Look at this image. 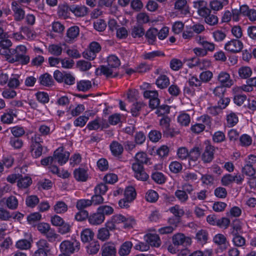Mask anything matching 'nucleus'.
Here are the masks:
<instances>
[{
    "instance_id": "37",
    "label": "nucleus",
    "mask_w": 256,
    "mask_h": 256,
    "mask_svg": "<svg viewBox=\"0 0 256 256\" xmlns=\"http://www.w3.org/2000/svg\"><path fill=\"white\" fill-rule=\"evenodd\" d=\"M196 238L197 241L202 244L206 242L208 238V234L206 230H198L196 234Z\"/></svg>"
},
{
    "instance_id": "14",
    "label": "nucleus",
    "mask_w": 256,
    "mask_h": 256,
    "mask_svg": "<svg viewBox=\"0 0 256 256\" xmlns=\"http://www.w3.org/2000/svg\"><path fill=\"white\" fill-rule=\"evenodd\" d=\"M130 34L134 38H140L144 35L145 30L142 24H137L132 26Z\"/></svg>"
},
{
    "instance_id": "27",
    "label": "nucleus",
    "mask_w": 256,
    "mask_h": 256,
    "mask_svg": "<svg viewBox=\"0 0 256 256\" xmlns=\"http://www.w3.org/2000/svg\"><path fill=\"white\" fill-rule=\"evenodd\" d=\"M232 242L236 246L241 247L245 245V238L240 236L238 232L232 231Z\"/></svg>"
},
{
    "instance_id": "23",
    "label": "nucleus",
    "mask_w": 256,
    "mask_h": 256,
    "mask_svg": "<svg viewBox=\"0 0 256 256\" xmlns=\"http://www.w3.org/2000/svg\"><path fill=\"white\" fill-rule=\"evenodd\" d=\"M38 80L40 84L43 86L50 87L54 84L52 78L48 73H45L40 76Z\"/></svg>"
},
{
    "instance_id": "24",
    "label": "nucleus",
    "mask_w": 256,
    "mask_h": 256,
    "mask_svg": "<svg viewBox=\"0 0 256 256\" xmlns=\"http://www.w3.org/2000/svg\"><path fill=\"white\" fill-rule=\"evenodd\" d=\"M80 30L77 26L70 28L66 32V39L68 42H71L75 39L79 34Z\"/></svg>"
},
{
    "instance_id": "30",
    "label": "nucleus",
    "mask_w": 256,
    "mask_h": 256,
    "mask_svg": "<svg viewBox=\"0 0 256 256\" xmlns=\"http://www.w3.org/2000/svg\"><path fill=\"white\" fill-rule=\"evenodd\" d=\"M228 2V0H224V2L218 0H212L210 2V10L218 11L223 8L224 5L227 4Z\"/></svg>"
},
{
    "instance_id": "45",
    "label": "nucleus",
    "mask_w": 256,
    "mask_h": 256,
    "mask_svg": "<svg viewBox=\"0 0 256 256\" xmlns=\"http://www.w3.org/2000/svg\"><path fill=\"white\" fill-rule=\"evenodd\" d=\"M142 102H136L134 103L131 108V113L133 116H138L140 115V112L142 107L144 106Z\"/></svg>"
},
{
    "instance_id": "26",
    "label": "nucleus",
    "mask_w": 256,
    "mask_h": 256,
    "mask_svg": "<svg viewBox=\"0 0 256 256\" xmlns=\"http://www.w3.org/2000/svg\"><path fill=\"white\" fill-rule=\"evenodd\" d=\"M132 244L131 242L126 241L123 243L119 250L118 254L120 256H126L130 254L132 248Z\"/></svg>"
},
{
    "instance_id": "58",
    "label": "nucleus",
    "mask_w": 256,
    "mask_h": 256,
    "mask_svg": "<svg viewBox=\"0 0 256 256\" xmlns=\"http://www.w3.org/2000/svg\"><path fill=\"white\" fill-rule=\"evenodd\" d=\"M20 30V32L26 34L28 40H33L36 37V34L34 31L28 26H22Z\"/></svg>"
},
{
    "instance_id": "51",
    "label": "nucleus",
    "mask_w": 256,
    "mask_h": 256,
    "mask_svg": "<svg viewBox=\"0 0 256 256\" xmlns=\"http://www.w3.org/2000/svg\"><path fill=\"white\" fill-rule=\"evenodd\" d=\"M226 121L228 126L229 127H232L235 126L238 122V117L236 114L233 112H231L230 114L227 115Z\"/></svg>"
},
{
    "instance_id": "61",
    "label": "nucleus",
    "mask_w": 256,
    "mask_h": 256,
    "mask_svg": "<svg viewBox=\"0 0 256 256\" xmlns=\"http://www.w3.org/2000/svg\"><path fill=\"white\" fill-rule=\"evenodd\" d=\"M10 132L15 138H19L22 136L24 133L25 130L23 127L16 126L10 128Z\"/></svg>"
},
{
    "instance_id": "5",
    "label": "nucleus",
    "mask_w": 256,
    "mask_h": 256,
    "mask_svg": "<svg viewBox=\"0 0 256 256\" xmlns=\"http://www.w3.org/2000/svg\"><path fill=\"white\" fill-rule=\"evenodd\" d=\"M243 48L242 42L237 39H233L227 42L224 49L231 53L236 54L240 52Z\"/></svg>"
},
{
    "instance_id": "15",
    "label": "nucleus",
    "mask_w": 256,
    "mask_h": 256,
    "mask_svg": "<svg viewBox=\"0 0 256 256\" xmlns=\"http://www.w3.org/2000/svg\"><path fill=\"white\" fill-rule=\"evenodd\" d=\"M12 5V10L14 12V20L16 21H20L22 20L24 16V11L16 2H13Z\"/></svg>"
},
{
    "instance_id": "60",
    "label": "nucleus",
    "mask_w": 256,
    "mask_h": 256,
    "mask_svg": "<svg viewBox=\"0 0 256 256\" xmlns=\"http://www.w3.org/2000/svg\"><path fill=\"white\" fill-rule=\"evenodd\" d=\"M76 66L81 71H86L90 68L92 64L89 62L80 60L77 62Z\"/></svg>"
},
{
    "instance_id": "40",
    "label": "nucleus",
    "mask_w": 256,
    "mask_h": 256,
    "mask_svg": "<svg viewBox=\"0 0 256 256\" xmlns=\"http://www.w3.org/2000/svg\"><path fill=\"white\" fill-rule=\"evenodd\" d=\"M30 150L32 156L34 158H37L42 156L43 146L42 145L30 146Z\"/></svg>"
},
{
    "instance_id": "63",
    "label": "nucleus",
    "mask_w": 256,
    "mask_h": 256,
    "mask_svg": "<svg viewBox=\"0 0 256 256\" xmlns=\"http://www.w3.org/2000/svg\"><path fill=\"white\" fill-rule=\"evenodd\" d=\"M150 140L153 142H158L162 138V134L160 131L152 130L148 134Z\"/></svg>"
},
{
    "instance_id": "28",
    "label": "nucleus",
    "mask_w": 256,
    "mask_h": 256,
    "mask_svg": "<svg viewBox=\"0 0 256 256\" xmlns=\"http://www.w3.org/2000/svg\"><path fill=\"white\" fill-rule=\"evenodd\" d=\"M70 6L66 4L60 5L58 8V15L60 17L66 19L70 17Z\"/></svg>"
},
{
    "instance_id": "6",
    "label": "nucleus",
    "mask_w": 256,
    "mask_h": 256,
    "mask_svg": "<svg viewBox=\"0 0 256 256\" xmlns=\"http://www.w3.org/2000/svg\"><path fill=\"white\" fill-rule=\"evenodd\" d=\"M132 169L134 172V176L138 180L146 181L148 178L149 176L144 171L143 166L138 164H133Z\"/></svg>"
},
{
    "instance_id": "32",
    "label": "nucleus",
    "mask_w": 256,
    "mask_h": 256,
    "mask_svg": "<svg viewBox=\"0 0 256 256\" xmlns=\"http://www.w3.org/2000/svg\"><path fill=\"white\" fill-rule=\"evenodd\" d=\"M108 64L118 70L119 66H120V59L115 55H110L107 58Z\"/></svg>"
},
{
    "instance_id": "44",
    "label": "nucleus",
    "mask_w": 256,
    "mask_h": 256,
    "mask_svg": "<svg viewBox=\"0 0 256 256\" xmlns=\"http://www.w3.org/2000/svg\"><path fill=\"white\" fill-rule=\"evenodd\" d=\"M92 87V83L88 80H82L77 84V88L80 91L86 92Z\"/></svg>"
},
{
    "instance_id": "8",
    "label": "nucleus",
    "mask_w": 256,
    "mask_h": 256,
    "mask_svg": "<svg viewBox=\"0 0 256 256\" xmlns=\"http://www.w3.org/2000/svg\"><path fill=\"white\" fill-rule=\"evenodd\" d=\"M172 242L174 246H178L184 244L190 245L192 240L190 238L186 236L183 234L178 233L172 236Z\"/></svg>"
},
{
    "instance_id": "55",
    "label": "nucleus",
    "mask_w": 256,
    "mask_h": 256,
    "mask_svg": "<svg viewBox=\"0 0 256 256\" xmlns=\"http://www.w3.org/2000/svg\"><path fill=\"white\" fill-rule=\"evenodd\" d=\"M26 202L28 206L34 208L39 202V199L36 196H30L26 198Z\"/></svg>"
},
{
    "instance_id": "9",
    "label": "nucleus",
    "mask_w": 256,
    "mask_h": 256,
    "mask_svg": "<svg viewBox=\"0 0 256 256\" xmlns=\"http://www.w3.org/2000/svg\"><path fill=\"white\" fill-rule=\"evenodd\" d=\"M97 71H100V74L104 75L107 78H114L118 75V71L108 64L100 66L97 68Z\"/></svg>"
},
{
    "instance_id": "52",
    "label": "nucleus",
    "mask_w": 256,
    "mask_h": 256,
    "mask_svg": "<svg viewBox=\"0 0 256 256\" xmlns=\"http://www.w3.org/2000/svg\"><path fill=\"white\" fill-rule=\"evenodd\" d=\"M100 248L98 242H92L87 246V252L90 254H96Z\"/></svg>"
},
{
    "instance_id": "10",
    "label": "nucleus",
    "mask_w": 256,
    "mask_h": 256,
    "mask_svg": "<svg viewBox=\"0 0 256 256\" xmlns=\"http://www.w3.org/2000/svg\"><path fill=\"white\" fill-rule=\"evenodd\" d=\"M113 222L116 224L124 223L125 228L132 226L134 223V220L132 218H126L122 214H116L112 218Z\"/></svg>"
},
{
    "instance_id": "11",
    "label": "nucleus",
    "mask_w": 256,
    "mask_h": 256,
    "mask_svg": "<svg viewBox=\"0 0 256 256\" xmlns=\"http://www.w3.org/2000/svg\"><path fill=\"white\" fill-rule=\"evenodd\" d=\"M70 11L76 17H84L88 12V8L84 6L73 4L70 6Z\"/></svg>"
},
{
    "instance_id": "29",
    "label": "nucleus",
    "mask_w": 256,
    "mask_h": 256,
    "mask_svg": "<svg viewBox=\"0 0 256 256\" xmlns=\"http://www.w3.org/2000/svg\"><path fill=\"white\" fill-rule=\"evenodd\" d=\"M32 242L31 238L28 240L22 239L16 242V246L20 250H28L30 248Z\"/></svg>"
},
{
    "instance_id": "64",
    "label": "nucleus",
    "mask_w": 256,
    "mask_h": 256,
    "mask_svg": "<svg viewBox=\"0 0 256 256\" xmlns=\"http://www.w3.org/2000/svg\"><path fill=\"white\" fill-rule=\"evenodd\" d=\"M152 178L155 182L159 184H162L165 182L164 176L160 172H154L152 175Z\"/></svg>"
},
{
    "instance_id": "17",
    "label": "nucleus",
    "mask_w": 256,
    "mask_h": 256,
    "mask_svg": "<svg viewBox=\"0 0 256 256\" xmlns=\"http://www.w3.org/2000/svg\"><path fill=\"white\" fill-rule=\"evenodd\" d=\"M174 8L181 12L184 15L190 13V8L186 0H177L174 4Z\"/></svg>"
},
{
    "instance_id": "34",
    "label": "nucleus",
    "mask_w": 256,
    "mask_h": 256,
    "mask_svg": "<svg viewBox=\"0 0 256 256\" xmlns=\"http://www.w3.org/2000/svg\"><path fill=\"white\" fill-rule=\"evenodd\" d=\"M94 236V233L89 228H86L80 234L81 240L84 242H88L92 240Z\"/></svg>"
},
{
    "instance_id": "59",
    "label": "nucleus",
    "mask_w": 256,
    "mask_h": 256,
    "mask_svg": "<svg viewBox=\"0 0 256 256\" xmlns=\"http://www.w3.org/2000/svg\"><path fill=\"white\" fill-rule=\"evenodd\" d=\"M158 198V193L154 190H149L146 194V198L148 202H156Z\"/></svg>"
},
{
    "instance_id": "54",
    "label": "nucleus",
    "mask_w": 256,
    "mask_h": 256,
    "mask_svg": "<svg viewBox=\"0 0 256 256\" xmlns=\"http://www.w3.org/2000/svg\"><path fill=\"white\" fill-rule=\"evenodd\" d=\"M242 172L248 176H254L256 174V170L252 165L246 164L242 168Z\"/></svg>"
},
{
    "instance_id": "46",
    "label": "nucleus",
    "mask_w": 256,
    "mask_h": 256,
    "mask_svg": "<svg viewBox=\"0 0 256 256\" xmlns=\"http://www.w3.org/2000/svg\"><path fill=\"white\" fill-rule=\"evenodd\" d=\"M92 206V202L90 200L80 199L77 200L76 208L78 210H84V208Z\"/></svg>"
},
{
    "instance_id": "2",
    "label": "nucleus",
    "mask_w": 256,
    "mask_h": 256,
    "mask_svg": "<svg viewBox=\"0 0 256 256\" xmlns=\"http://www.w3.org/2000/svg\"><path fill=\"white\" fill-rule=\"evenodd\" d=\"M211 10L208 6L198 10V15L204 18V22L210 26H213L218 24V18L214 14H211Z\"/></svg>"
},
{
    "instance_id": "31",
    "label": "nucleus",
    "mask_w": 256,
    "mask_h": 256,
    "mask_svg": "<svg viewBox=\"0 0 256 256\" xmlns=\"http://www.w3.org/2000/svg\"><path fill=\"white\" fill-rule=\"evenodd\" d=\"M135 160L136 162L134 164H138L141 166H143V164H148L150 160L147 154L144 152H138L135 156Z\"/></svg>"
},
{
    "instance_id": "49",
    "label": "nucleus",
    "mask_w": 256,
    "mask_h": 256,
    "mask_svg": "<svg viewBox=\"0 0 256 256\" xmlns=\"http://www.w3.org/2000/svg\"><path fill=\"white\" fill-rule=\"evenodd\" d=\"M6 202L8 208L10 210H15L18 206V200L13 196L8 198Z\"/></svg>"
},
{
    "instance_id": "1",
    "label": "nucleus",
    "mask_w": 256,
    "mask_h": 256,
    "mask_svg": "<svg viewBox=\"0 0 256 256\" xmlns=\"http://www.w3.org/2000/svg\"><path fill=\"white\" fill-rule=\"evenodd\" d=\"M26 47L23 45L9 49L7 60L10 63L18 62L22 64H26L30 62V57L26 55Z\"/></svg>"
},
{
    "instance_id": "35",
    "label": "nucleus",
    "mask_w": 256,
    "mask_h": 256,
    "mask_svg": "<svg viewBox=\"0 0 256 256\" xmlns=\"http://www.w3.org/2000/svg\"><path fill=\"white\" fill-rule=\"evenodd\" d=\"M198 42L204 48V50L206 52L207 50L212 52L214 50L215 48V45L212 42H208L206 40H205L203 38H202L200 36L198 38Z\"/></svg>"
},
{
    "instance_id": "38",
    "label": "nucleus",
    "mask_w": 256,
    "mask_h": 256,
    "mask_svg": "<svg viewBox=\"0 0 256 256\" xmlns=\"http://www.w3.org/2000/svg\"><path fill=\"white\" fill-rule=\"evenodd\" d=\"M48 51L51 54L58 56L62 54V48L59 44H52L48 46Z\"/></svg>"
},
{
    "instance_id": "7",
    "label": "nucleus",
    "mask_w": 256,
    "mask_h": 256,
    "mask_svg": "<svg viewBox=\"0 0 256 256\" xmlns=\"http://www.w3.org/2000/svg\"><path fill=\"white\" fill-rule=\"evenodd\" d=\"M216 150L214 146L210 144L206 145L204 151L202 154V160L204 163H210L214 158V153Z\"/></svg>"
},
{
    "instance_id": "41",
    "label": "nucleus",
    "mask_w": 256,
    "mask_h": 256,
    "mask_svg": "<svg viewBox=\"0 0 256 256\" xmlns=\"http://www.w3.org/2000/svg\"><path fill=\"white\" fill-rule=\"evenodd\" d=\"M169 84V79L166 75L160 76L156 81V85L160 88H166Z\"/></svg>"
},
{
    "instance_id": "21",
    "label": "nucleus",
    "mask_w": 256,
    "mask_h": 256,
    "mask_svg": "<svg viewBox=\"0 0 256 256\" xmlns=\"http://www.w3.org/2000/svg\"><path fill=\"white\" fill-rule=\"evenodd\" d=\"M16 116L12 109H8L1 116L0 120L4 124H10L14 120V116Z\"/></svg>"
},
{
    "instance_id": "56",
    "label": "nucleus",
    "mask_w": 256,
    "mask_h": 256,
    "mask_svg": "<svg viewBox=\"0 0 256 256\" xmlns=\"http://www.w3.org/2000/svg\"><path fill=\"white\" fill-rule=\"evenodd\" d=\"M110 235L108 230L106 228H102L98 230L97 236L100 240L104 241L109 238Z\"/></svg>"
},
{
    "instance_id": "25",
    "label": "nucleus",
    "mask_w": 256,
    "mask_h": 256,
    "mask_svg": "<svg viewBox=\"0 0 256 256\" xmlns=\"http://www.w3.org/2000/svg\"><path fill=\"white\" fill-rule=\"evenodd\" d=\"M32 184V180L28 176H22L20 174V176L17 181V186L19 188H28Z\"/></svg>"
},
{
    "instance_id": "42",
    "label": "nucleus",
    "mask_w": 256,
    "mask_h": 256,
    "mask_svg": "<svg viewBox=\"0 0 256 256\" xmlns=\"http://www.w3.org/2000/svg\"><path fill=\"white\" fill-rule=\"evenodd\" d=\"M201 154V151L198 147H194L192 148L189 152L188 158L190 160L196 162L200 158Z\"/></svg>"
},
{
    "instance_id": "36",
    "label": "nucleus",
    "mask_w": 256,
    "mask_h": 256,
    "mask_svg": "<svg viewBox=\"0 0 256 256\" xmlns=\"http://www.w3.org/2000/svg\"><path fill=\"white\" fill-rule=\"evenodd\" d=\"M192 63L189 62L188 64V65L190 68L193 67L194 66L200 65V66L201 67V65L202 64L204 66V67L208 68L210 65V62L209 60H200L198 58H194L192 59Z\"/></svg>"
},
{
    "instance_id": "39",
    "label": "nucleus",
    "mask_w": 256,
    "mask_h": 256,
    "mask_svg": "<svg viewBox=\"0 0 256 256\" xmlns=\"http://www.w3.org/2000/svg\"><path fill=\"white\" fill-rule=\"evenodd\" d=\"M174 195L181 203H186L188 200V194L183 190H177L174 192Z\"/></svg>"
},
{
    "instance_id": "48",
    "label": "nucleus",
    "mask_w": 256,
    "mask_h": 256,
    "mask_svg": "<svg viewBox=\"0 0 256 256\" xmlns=\"http://www.w3.org/2000/svg\"><path fill=\"white\" fill-rule=\"evenodd\" d=\"M178 122L182 126H188L190 122V116L187 114H181L178 117Z\"/></svg>"
},
{
    "instance_id": "62",
    "label": "nucleus",
    "mask_w": 256,
    "mask_h": 256,
    "mask_svg": "<svg viewBox=\"0 0 256 256\" xmlns=\"http://www.w3.org/2000/svg\"><path fill=\"white\" fill-rule=\"evenodd\" d=\"M10 145L15 149H19L22 148L23 142L18 138L11 137L10 140Z\"/></svg>"
},
{
    "instance_id": "57",
    "label": "nucleus",
    "mask_w": 256,
    "mask_h": 256,
    "mask_svg": "<svg viewBox=\"0 0 256 256\" xmlns=\"http://www.w3.org/2000/svg\"><path fill=\"white\" fill-rule=\"evenodd\" d=\"M44 236L50 242H54L59 236L58 234L56 232L55 230L53 228H50L46 232Z\"/></svg>"
},
{
    "instance_id": "18",
    "label": "nucleus",
    "mask_w": 256,
    "mask_h": 256,
    "mask_svg": "<svg viewBox=\"0 0 256 256\" xmlns=\"http://www.w3.org/2000/svg\"><path fill=\"white\" fill-rule=\"evenodd\" d=\"M105 217L100 212L94 213L88 217V222L91 224L98 225L101 224L104 220Z\"/></svg>"
},
{
    "instance_id": "22",
    "label": "nucleus",
    "mask_w": 256,
    "mask_h": 256,
    "mask_svg": "<svg viewBox=\"0 0 256 256\" xmlns=\"http://www.w3.org/2000/svg\"><path fill=\"white\" fill-rule=\"evenodd\" d=\"M110 147L112 154L115 156H120L124 150L122 146L116 141H113L110 144Z\"/></svg>"
},
{
    "instance_id": "16",
    "label": "nucleus",
    "mask_w": 256,
    "mask_h": 256,
    "mask_svg": "<svg viewBox=\"0 0 256 256\" xmlns=\"http://www.w3.org/2000/svg\"><path fill=\"white\" fill-rule=\"evenodd\" d=\"M158 34V30L154 28H150L145 32V37L149 44H154Z\"/></svg>"
},
{
    "instance_id": "13",
    "label": "nucleus",
    "mask_w": 256,
    "mask_h": 256,
    "mask_svg": "<svg viewBox=\"0 0 256 256\" xmlns=\"http://www.w3.org/2000/svg\"><path fill=\"white\" fill-rule=\"evenodd\" d=\"M144 239L152 246L158 248L162 243L160 236L156 234H148L144 236Z\"/></svg>"
},
{
    "instance_id": "3",
    "label": "nucleus",
    "mask_w": 256,
    "mask_h": 256,
    "mask_svg": "<svg viewBox=\"0 0 256 256\" xmlns=\"http://www.w3.org/2000/svg\"><path fill=\"white\" fill-rule=\"evenodd\" d=\"M60 250L61 252H64L68 254H74L78 252L80 248V243L76 240H64L60 244Z\"/></svg>"
},
{
    "instance_id": "43",
    "label": "nucleus",
    "mask_w": 256,
    "mask_h": 256,
    "mask_svg": "<svg viewBox=\"0 0 256 256\" xmlns=\"http://www.w3.org/2000/svg\"><path fill=\"white\" fill-rule=\"evenodd\" d=\"M68 210L67 204L62 201L57 202L54 206V210L57 214L66 212Z\"/></svg>"
},
{
    "instance_id": "12",
    "label": "nucleus",
    "mask_w": 256,
    "mask_h": 256,
    "mask_svg": "<svg viewBox=\"0 0 256 256\" xmlns=\"http://www.w3.org/2000/svg\"><path fill=\"white\" fill-rule=\"evenodd\" d=\"M218 80L224 87L230 88L234 84L230 74L226 72H221L218 76Z\"/></svg>"
},
{
    "instance_id": "33",
    "label": "nucleus",
    "mask_w": 256,
    "mask_h": 256,
    "mask_svg": "<svg viewBox=\"0 0 256 256\" xmlns=\"http://www.w3.org/2000/svg\"><path fill=\"white\" fill-rule=\"evenodd\" d=\"M252 69L246 66H242L238 70L239 76L242 79H246L250 77L252 74Z\"/></svg>"
},
{
    "instance_id": "19",
    "label": "nucleus",
    "mask_w": 256,
    "mask_h": 256,
    "mask_svg": "<svg viewBox=\"0 0 256 256\" xmlns=\"http://www.w3.org/2000/svg\"><path fill=\"white\" fill-rule=\"evenodd\" d=\"M74 178L78 181L86 182L87 180L88 175L87 170L84 168H78L74 172Z\"/></svg>"
},
{
    "instance_id": "47",
    "label": "nucleus",
    "mask_w": 256,
    "mask_h": 256,
    "mask_svg": "<svg viewBox=\"0 0 256 256\" xmlns=\"http://www.w3.org/2000/svg\"><path fill=\"white\" fill-rule=\"evenodd\" d=\"M136 193L134 188L132 186L127 187L124 192V198L132 202L135 198Z\"/></svg>"
},
{
    "instance_id": "50",
    "label": "nucleus",
    "mask_w": 256,
    "mask_h": 256,
    "mask_svg": "<svg viewBox=\"0 0 256 256\" xmlns=\"http://www.w3.org/2000/svg\"><path fill=\"white\" fill-rule=\"evenodd\" d=\"M37 248L45 250L46 252H50V244L45 239H40L36 242Z\"/></svg>"
},
{
    "instance_id": "4",
    "label": "nucleus",
    "mask_w": 256,
    "mask_h": 256,
    "mask_svg": "<svg viewBox=\"0 0 256 256\" xmlns=\"http://www.w3.org/2000/svg\"><path fill=\"white\" fill-rule=\"evenodd\" d=\"M70 154L69 152L64 150L63 146H60L54 152L52 158L54 162H57L58 164L62 166L68 161Z\"/></svg>"
},
{
    "instance_id": "53",
    "label": "nucleus",
    "mask_w": 256,
    "mask_h": 256,
    "mask_svg": "<svg viewBox=\"0 0 256 256\" xmlns=\"http://www.w3.org/2000/svg\"><path fill=\"white\" fill-rule=\"evenodd\" d=\"M182 178L186 182H192L198 180V176L194 172L186 171L184 172Z\"/></svg>"
},
{
    "instance_id": "20",
    "label": "nucleus",
    "mask_w": 256,
    "mask_h": 256,
    "mask_svg": "<svg viewBox=\"0 0 256 256\" xmlns=\"http://www.w3.org/2000/svg\"><path fill=\"white\" fill-rule=\"evenodd\" d=\"M116 248L114 244L108 243L102 247V256H115Z\"/></svg>"
}]
</instances>
